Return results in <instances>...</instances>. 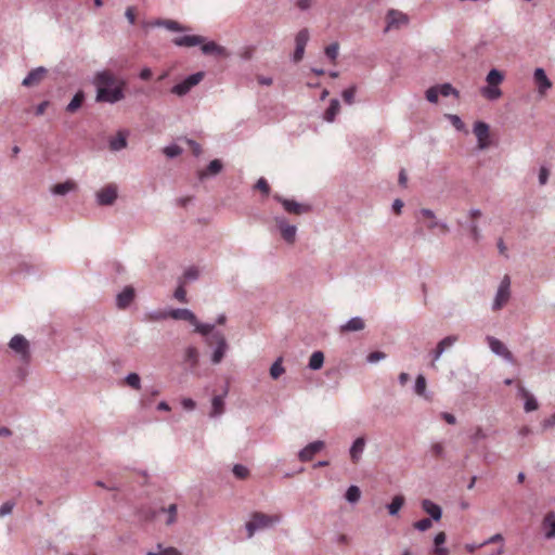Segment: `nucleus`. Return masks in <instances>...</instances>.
<instances>
[{"instance_id":"obj_1","label":"nucleus","mask_w":555,"mask_h":555,"mask_svg":"<svg viewBox=\"0 0 555 555\" xmlns=\"http://www.w3.org/2000/svg\"><path fill=\"white\" fill-rule=\"evenodd\" d=\"M95 87V102L116 104L125 99L124 88L126 81L117 79L114 73L104 69L96 72L92 79Z\"/></svg>"},{"instance_id":"obj_2","label":"nucleus","mask_w":555,"mask_h":555,"mask_svg":"<svg viewBox=\"0 0 555 555\" xmlns=\"http://www.w3.org/2000/svg\"><path fill=\"white\" fill-rule=\"evenodd\" d=\"M173 43L178 47H195L201 44V50L206 55H216L220 57H229L230 52L215 41L205 42V38L198 35H185L173 39Z\"/></svg>"},{"instance_id":"obj_3","label":"nucleus","mask_w":555,"mask_h":555,"mask_svg":"<svg viewBox=\"0 0 555 555\" xmlns=\"http://www.w3.org/2000/svg\"><path fill=\"white\" fill-rule=\"evenodd\" d=\"M279 517H273L260 512H255L251 515L250 520L245 526L247 537L251 538L257 531L269 528L273 526L275 522H279Z\"/></svg>"},{"instance_id":"obj_4","label":"nucleus","mask_w":555,"mask_h":555,"mask_svg":"<svg viewBox=\"0 0 555 555\" xmlns=\"http://www.w3.org/2000/svg\"><path fill=\"white\" fill-rule=\"evenodd\" d=\"M206 343L208 345H211L212 343L217 344L216 349L214 350L211 356V362L214 364L220 363L228 349V344L224 335L220 331H217L206 338Z\"/></svg>"},{"instance_id":"obj_5","label":"nucleus","mask_w":555,"mask_h":555,"mask_svg":"<svg viewBox=\"0 0 555 555\" xmlns=\"http://www.w3.org/2000/svg\"><path fill=\"white\" fill-rule=\"evenodd\" d=\"M9 347L20 357L21 361L28 363L30 361V348L28 340L21 334L14 335L10 341Z\"/></svg>"},{"instance_id":"obj_6","label":"nucleus","mask_w":555,"mask_h":555,"mask_svg":"<svg viewBox=\"0 0 555 555\" xmlns=\"http://www.w3.org/2000/svg\"><path fill=\"white\" fill-rule=\"evenodd\" d=\"M204 78L203 72L194 73L190 76H188L183 81L175 85L171 88V93L178 95V96H184L190 92V90L198 85Z\"/></svg>"},{"instance_id":"obj_7","label":"nucleus","mask_w":555,"mask_h":555,"mask_svg":"<svg viewBox=\"0 0 555 555\" xmlns=\"http://www.w3.org/2000/svg\"><path fill=\"white\" fill-rule=\"evenodd\" d=\"M511 297V280L508 275H505L495 294L493 304H492V310L498 311L502 309V307L508 301Z\"/></svg>"},{"instance_id":"obj_8","label":"nucleus","mask_w":555,"mask_h":555,"mask_svg":"<svg viewBox=\"0 0 555 555\" xmlns=\"http://www.w3.org/2000/svg\"><path fill=\"white\" fill-rule=\"evenodd\" d=\"M167 317H170L173 320L188 321L191 324L196 322V315L194 314V312L186 308L171 309L168 312H156L153 315L155 320L166 319Z\"/></svg>"},{"instance_id":"obj_9","label":"nucleus","mask_w":555,"mask_h":555,"mask_svg":"<svg viewBox=\"0 0 555 555\" xmlns=\"http://www.w3.org/2000/svg\"><path fill=\"white\" fill-rule=\"evenodd\" d=\"M274 221L276 228L279 229L283 240L293 244L296 240L297 228L294 224H289L285 217L276 216L274 217Z\"/></svg>"},{"instance_id":"obj_10","label":"nucleus","mask_w":555,"mask_h":555,"mask_svg":"<svg viewBox=\"0 0 555 555\" xmlns=\"http://www.w3.org/2000/svg\"><path fill=\"white\" fill-rule=\"evenodd\" d=\"M473 132L477 138L478 149L487 150L490 146V127L487 122L478 120L474 124Z\"/></svg>"},{"instance_id":"obj_11","label":"nucleus","mask_w":555,"mask_h":555,"mask_svg":"<svg viewBox=\"0 0 555 555\" xmlns=\"http://www.w3.org/2000/svg\"><path fill=\"white\" fill-rule=\"evenodd\" d=\"M273 198L276 202L281 203L283 208L285 209V211H287L288 214H294V215L299 216V215L308 212L311 209V207L307 204H301L294 199L284 198L279 194H275L273 196Z\"/></svg>"},{"instance_id":"obj_12","label":"nucleus","mask_w":555,"mask_h":555,"mask_svg":"<svg viewBox=\"0 0 555 555\" xmlns=\"http://www.w3.org/2000/svg\"><path fill=\"white\" fill-rule=\"evenodd\" d=\"M486 340L488 343L490 350L494 354L502 357L504 360H506L508 362H513L514 358H513L512 352L506 348V346L500 339L488 335L486 337Z\"/></svg>"},{"instance_id":"obj_13","label":"nucleus","mask_w":555,"mask_h":555,"mask_svg":"<svg viewBox=\"0 0 555 555\" xmlns=\"http://www.w3.org/2000/svg\"><path fill=\"white\" fill-rule=\"evenodd\" d=\"M117 198V188L114 184L106 185L96 193V203L101 206L113 205Z\"/></svg>"},{"instance_id":"obj_14","label":"nucleus","mask_w":555,"mask_h":555,"mask_svg":"<svg viewBox=\"0 0 555 555\" xmlns=\"http://www.w3.org/2000/svg\"><path fill=\"white\" fill-rule=\"evenodd\" d=\"M387 26L385 31L409 23L408 15L396 9H389L386 14Z\"/></svg>"},{"instance_id":"obj_15","label":"nucleus","mask_w":555,"mask_h":555,"mask_svg":"<svg viewBox=\"0 0 555 555\" xmlns=\"http://www.w3.org/2000/svg\"><path fill=\"white\" fill-rule=\"evenodd\" d=\"M323 447L324 442L322 440L313 441L299 451L298 457L301 462H309L313 459L315 453L323 449Z\"/></svg>"},{"instance_id":"obj_16","label":"nucleus","mask_w":555,"mask_h":555,"mask_svg":"<svg viewBox=\"0 0 555 555\" xmlns=\"http://www.w3.org/2000/svg\"><path fill=\"white\" fill-rule=\"evenodd\" d=\"M533 80L538 86V91L540 94H544L552 87L551 80L546 76L545 70L541 67L534 69Z\"/></svg>"},{"instance_id":"obj_17","label":"nucleus","mask_w":555,"mask_h":555,"mask_svg":"<svg viewBox=\"0 0 555 555\" xmlns=\"http://www.w3.org/2000/svg\"><path fill=\"white\" fill-rule=\"evenodd\" d=\"M135 293L132 286H126L117 296H116V306L118 309H126L130 306L132 300L134 299Z\"/></svg>"},{"instance_id":"obj_18","label":"nucleus","mask_w":555,"mask_h":555,"mask_svg":"<svg viewBox=\"0 0 555 555\" xmlns=\"http://www.w3.org/2000/svg\"><path fill=\"white\" fill-rule=\"evenodd\" d=\"M177 512H178L177 505L176 504H170L167 508L166 507H160L158 511H151L146 515V518L153 519L159 513H166L167 514V519H166L165 522H166L167 526H171V525H173L177 521Z\"/></svg>"},{"instance_id":"obj_19","label":"nucleus","mask_w":555,"mask_h":555,"mask_svg":"<svg viewBox=\"0 0 555 555\" xmlns=\"http://www.w3.org/2000/svg\"><path fill=\"white\" fill-rule=\"evenodd\" d=\"M421 506L425 513L429 515V518H431L435 521H439L442 517V508L440 505L436 504L429 499H424L421 502Z\"/></svg>"},{"instance_id":"obj_20","label":"nucleus","mask_w":555,"mask_h":555,"mask_svg":"<svg viewBox=\"0 0 555 555\" xmlns=\"http://www.w3.org/2000/svg\"><path fill=\"white\" fill-rule=\"evenodd\" d=\"M366 440L364 437H358L351 444L349 453L353 463H358L364 452Z\"/></svg>"},{"instance_id":"obj_21","label":"nucleus","mask_w":555,"mask_h":555,"mask_svg":"<svg viewBox=\"0 0 555 555\" xmlns=\"http://www.w3.org/2000/svg\"><path fill=\"white\" fill-rule=\"evenodd\" d=\"M365 328V322L361 317H353L339 326L340 333L360 332Z\"/></svg>"},{"instance_id":"obj_22","label":"nucleus","mask_w":555,"mask_h":555,"mask_svg":"<svg viewBox=\"0 0 555 555\" xmlns=\"http://www.w3.org/2000/svg\"><path fill=\"white\" fill-rule=\"evenodd\" d=\"M47 73V69L44 67H37L35 69H31L27 76L23 79L22 85L24 87H33L37 85Z\"/></svg>"},{"instance_id":"obj_23","label":"nucleus","mask_w":555,"mask_h":555,"mask_svg":"<svg viewBox=\"0 0 555 555\" xmlns=\"http://www.w3.org/2000/svg\"><path fill=\"white\" fill-rule=\"evenodd\" d=\"M198 360H199V352L197 350V348L193 347V346H190L185 349L184 351V363H186L190 367V370L193 372L197 364H198Z\"/></svg>"},{"instance_id":"obj_24","label":"nucleus","mask_w":555,"mask_h":555,"mask_svg":"<svg viewBox=\"0 0 555 555\" xmlns=\"http://www.w3.org/2000/svg\"><path fill=\"white\" fill-rule=\"evenodd\" d=\"M222 168V162L220 159H214L208 164L206 170L198 172V178L199 180H204L209 176H217L221 172Z\"/></svg>"},{"instance_id":"obj_25","label":"nucleus","mask_w":555,"mask_h":555,"mask_svg":"<svg viewBox=\"0 0 555 555\" xmlns=\"http://www.w3.org/2000/svg\"><path fill=\"white\" fill-rule=\"evenodd\" d=\"M542 526L544 529L548 528V530L545 531L544 537L548 540L555 539V513L548 512L542 521Z\"/></svg>"},{"instance_id":"obj_26","label":"nucleus","mask_w":555,"mask_h":555,"mask_svg":"<svg viewBox=\"0 0 555 555\" xmlns=\"http://www.w3.org/2000/svg\"><path fill=\"white\" fill-rule=\"evenodd\" d=\"M224 395L215 396L211 400L210 417H218L224 413Z\"/></svg>"},{"instance_id":"obj_27","label":"nucleus","mask_w":555,"mask_h":555,"mask_svg":"<svg viewBox=\"0 0 555 555\" xmlns=\"http://www.w3.org/2000/svg\"><path fill=\"white\" fill-rule=\"evenodd\" d=\"M340 111V103L337 99H332L330 101V105L324 112L323 118L327 122H333L335 120L336 115Z\"/></svg>"},{"instance_id":"obj_28","label":"nucleus","mask_w":555,"mask_h":555,"mask_svg":"<svg viewBox=\"0 0 555 555\" xmlns=\"http://www.w3.org/2000/svg\"><path fill=\"white\" fill-rule=\"evenodd\" d=\"M109 149L112 151H120L127 146V133L124 131H118L115 138H112L108 142Z\"/></svg>"},{"instance_id":"obj_29","label":"nucleus","mask_w":555,"mask_h":555,"mask_svg":"<svg viewBox=\"0 0 555 555\" xmlns=\"http://www.w3.org/2000/svg\"><path fill=\"white\" fill-rule=\"evenodd\" d=\"M447 540V535L443 531L437 533L434 538L435 548L434 553L436 555H447L449 553L447 547L441 546Z\"/></svg>"},{"instance_id":"obj_30","label":"nucleus","mask_w":555,"mask_h":555,"mask_svg":"<svg viewBox=\"0 0 555 555\" xmlns=\"http://www.w3.org/2000/svg\"><path fill=\"white\" fill-rule=\"evenodd\" d=\"M76 188V184L75 182L68 180V181H65L63 183H57L55 184L51 192L54 194V195H66L67 193H69L70 191H74Z\"/></svg>"},{"instance_id":"obj_31","label":"nucleus","mask_w":555,"mask_h":555,"mask_svg":"<svg viewBox=\"0 0 555 555\" xmlns=\"http://www.w3.org/2000/svg\"><path fill=\"white\" fill-rule=\"evenodd\" d=\"M152 25L165 27L166 29L172 30V31H183L184 30V27L173 20H156L155 22L152 23Z\"/></svg>"},{"instance_id":"obj_32","label":"nucleus","mask_w":555,"mask_h":555,"mask_svg":"<svg viewBox=\"0 0 555 555\" xmlns=\"http://www.w3.org/2000/svg\"><path fill=\"white\" fill-rule=\"evenodd\" d=\"M145 555H182L176 547H164L160 543L156 545L155 551H147Z\"/></svg>"},{"instance_id":"obj_33","label":"nucleus","mask_w":555,"mask_h":555,"mask_svg":"<svg viewBox=\"0 0 555 555\" xmlns=\"http://www.w3.org/2000/svg\"><path fill=\"white\" fill-rule=\"evenodd\" d=\"M324 363V354L322 351H314L309 359V369L312 371H318L323 366Z\"/></svg>"},{"instance_id":"obj_34","label":"nucleus","mask_w":555,"mask_h":555,"mask_svg":"<svg viewBox=\"0 0 555 555\" xmlns=\"http://www.w3.org/2000/svg\"><path fill=\"white\" fill-rule=\"evenodd\" d=\"M192 325L195 326V332L199 333L201 335L205 336L206 338L209 337L210 335H212V333H215L216 331L215 330V324H211V323H201L198 322V320L196 319V322L193 323Z\"/></svg>"},{"instance_id":"obj_35","label":"nucleus","mask_w":555,"mask_h":555,"mask_svg":"<svg viewBox=\"0 0 555 555\" xmlns=\"http://www.w3.org/2000/svg\"><path fill=\"white\" fill-rule=\"evenodd\" d=\"M360 498H361V490L358 486H353V485L350 486L345 493V499L350 504L358 503L360 501Z\"/></svg>"},{"instance_id":"obj_36","label":"nucleus","mask_w":555,"mask_h":555,"mask_svg":"<svg viewBox=\"0 0 555 555\" xmlns=\"http://www.w3.org/2000/svg\"><path fill=\"white\" fill-rule=\"evenodd\" d=\"M85 100V93L82 91H78L72 99V101L66 106V112L74 113L76 112Z\"/></svg>"},{"instance_id":"obj_37","label":"nucleus","mask_w":555,"mask_h":555,"mask_svg":"<svg viewBox=\"0 0 555 555\" xmlns=\"http://www.w3.org/2000/svg\"><path fill=\"white\" fill-rule=\"evenodd\" d=\"M481 94L488 100H496L502 95V92L498 86L488 85L481 89Z\"/></svg>"},{"instance_id":"obj_38","label":"nucleus","mask_w":555,"mask_h":555,"mask_svg":"<svg viewBox=\"0 0 555 555\" xmlns=\"http://www.w3.org/2000/svg\"><path fill=\"white\" fill-rule=\"evenodd\" d=\"M403 504H404L403 495H396L392 499L391 503L387 505L389 515L396 516L399 513L400 508L403 506Z\"/></svg>"},{"instance_id":"obj_39","label":"nucleus","mask_w":555,"mask_h":555,"mask_svg":"<svg viewBox=\"0 0 555 555\" xmlns=\"http://www.w3.org/2000/svg\"><path fill=\"white\" fill-rule=\"evenodd\" d=\"M504 79V76L503 74L496 69V68H492L488 75H487V82L488 85H491V86H499Z\"/></svg>"},{"instance_id":"obj_40","label":"nucleus","mask_w":555,"mask_h":555,"mask_svg":"<svg viewBox=\"0 0 555 555\" xmlns=\"http://www.w3.org/2000/svg\"><path fill=\"white\" fill-rule=\"evenodd\" d=\"M414 391L424 397L425 399H429V396L426 393V378L423 375H418L415 380Z\"/></svg>"},{"instance_id":"obj_41","label":"nucleus","mask_w":555,"mask_h":555,"mask_svg":"<svg viewBox=\"0 0 555 555\" xmlns=\"http://www.w3.org/2000/svg\"><path fill=\"white\" fill-rule=\"evenodd\" d=\"M282 361L283 359L279 357L270 367V376L273 379H278L285 372V369L282 365Z\"/></svg>"},{"instance_id":"obj_42","label":"nucleus","mask_w":555,"mask_h":555,"mask_svg":"<svg viewBox=\"0 0 555 555\" xmlns=\"http://www.w3.org/2000/svg\"><path fill=\"white\" fill-rule=\"evenodd\" d=\"M439 94L442 96H450L454 95L455 98H459L460 93L459 91L449 82L437 85Z\"/></svg>"},{"instance_id":"obj_43","label":"nucleus","mask_w":555,"mask_h":555,"mask_svg":"<svg viewBox=\"0 0 555 555\" xmlns=\"http://www.w3.org/2000/svg\"><path fill=\"white\" fill-rule=\"evenodd\" d=\"M309 38H310L309 30L307 28L300 29L295 37L296 47L306 49Z\"/></svg>"},{"instance_id":"obj_44","label":"nucleus","mask_w":555,"mask_h":555,"mask_svg":"<svg viewBox=\"0 0 555 555\" xmlns=\"http://www.w3.org/2000/svg\"><path fill=\"white\" fill-rule=\"evenodd\" d=\"M521 391L526 398L525 405H524L525 411L526 412L535 411L539 406L537 399L532 395H529L526 390L522 389Z\"/></svg>"},{"instance_id":"obj_45","label":"nucleus","mask_w":555,"mask_h":555,"mask_svg":"<svg viewBox=\"0 0 555 555\" xmlns=\"http://www.w3.org/2000/svg\"><path fill=\"white\" fill-rule=\"evenodd\" d=\"M356 91H357V87L354 85L343 91L341 96L346 104H348V105L353 104Z\"/></svg>"},{"instance_id":"obj_46","label":"nucleus","mask_w":555,"mask_h":555,"mask_svg":"<svg viewBox=\"0 0 555 555\" xmlns=\"http://www.w3.org/2000/svg\"><path fill=\"white\" fill-rule=\"evenodd\" d=\"M447 118L450 120V122L452 124V126H453L457 131H465V130H466L465 124L463 122V120L461 119V117H460V116L454 115V114H448V115H447Z\"/></svg>"},{"instance_id":"obj_47","label":"nucleus","mask_w":555,"mask_h":555,"mask_svg":"<svg viewBox=\"0 0 555 555\" xmlns=\"http://www.w3.org/2000/svg\"><path fill=\"white\" fill-rule=\"evenodd\" d=\"M164 154L168 158H175L182 154V149L177 144H170L164 149Z\"/></svg>"},{"instance_id":"obj_48","label":"nucleus","mask_w":555,"mask_h":555,"mask_svg":"<svg viewBox=\"0 0 555 555\" xmlns=\"http://www.w3.org/2000/svg\"><path fill=\"white\" fill-rule=\"evenodd\" d=\"M126 383L133 389L139 390L141 388V378L137 373H129L126 376Z\"/></svg>"},{"instance_id":"obj_49","label":"nucleus","mask_w":555,"mask_h":555,"mask_svg":"<svg viewBox=\"0 0 555 555\" xmlns=\"http://www.w3.org/2000/svg\"><path fill=\"white\" fill-rule=\"evenodd\" d=\"M232 472L233 475L238 479H245L249 474L248 468L242 464H235L232 468Z\"/></svg>"},{"instance_id":"obj_50","label":"nucleus","mask_w":555,"mask_h":555,"mask_svg":"<svg viewBox=\"0 0 555 555\" xmlns=\"http://www.w3.org/2000/svg\"><path fill=\"white\" fill-rule=\"evenodd\" d=\"M338 50H339V46L337 42H333L331 43L330 46H327L325 48V55L333 62L336 61L337 56H338Z\"/></svg>"},{"instance_id":"obj_51","label":"nucleus","mask_w":555,"mask_h":555,"mask_svg":"<svg viewBox=\"0 0 555 555\" xmlns=\"http://www.w3.org/2000/svg\"><path fill=\"white\" fill-rule=\"evenodd\" d=\"M413 526L416 530L424 532V531L428 530L429 528H431L433 519L431 518H423L418 521H415Z\"/></svg>"},{"instance_id":"obj_52","label":"nucleus","mask_w":555,"mask_h":555,"mask_svg":"<svg viewBox=\"0 0 555 555\" xmlns=\"http://www.w3.org/2000/svg\"><path fill=\"white\" fill-rule=\"evenodd\" d=\"M468 231H469V234L472 236V238L475 241V242H479L480 238H481V233H480V230H479V227L477 224L476 221H472L468 225Z\"/></svg>"},{"instance_id":"obj_53","label":"nucleus","mask_w":555,"mask_h":555,"mask_svg":"<svg viewBox=\"0 0 555 555\" xmlns=\"http://www.w3.org/2000/svg\"><path fill=\"white\" fill-rule=\"evenodd\" d=\"M457 340H459V337L456 335H449V336L444 337L443 339H441L438 343V346L440 348H443V351H446L447 348L452 347Z\"/></svg>"},{"instance_id":"obj_54","label":"nucleus","mask_w":555,"mask_h":555,"mask_svg":"<svg viewBox=\"0 0 555 555\" xmlns=\"http://www.w3.org/2000/svg\"><path fill=\"white\" fill-rule=\"evenodd\" d=\"M199 276V271L195 267H190L184 271L183 278L184 280L192 282L196 281Z\"/></svg>"},{"instance_id":"obj_55","label":"nucleus","mask_w":555,"mask_h":555,"mask_svg":"<svg viewBox=\"0 0 555 555\" xmlns=\"http://www.w3.org/2000/svg\"><path fill=\"white\" fill-rule=\"evenodd\" d=\"M425 96L428 102L437 103L438 96H439V91H438L437 86H434V87H430L429 89H427L425 92Z\"/></svg>"},{"instance_id":"obj_56","label":"nucleus","mask_w":555,"mask_h":555,"mask_svg":"<svg viewBox=\"0 0 555 555\" xmlns=\"http://www.w3.org/2000/svg\"><path fill=\"white\" fill-rule=\"evenodd\" d=\"M430 452L433 453L434 456L439 459H443L446 455L444 447L440 442L434 443L430 448Z\"/></svg>"},{"instance_id":"obj_57","label":"nucleus","mask_w":555,"mask_h":555,"mask_svg":"<svg viewBox=\"0 0 555 555\" xmlns=\"http://www.w3.org/2000/svg\"><path fill=\"white\" fill-rule=\"evenodd\" d=\"M15 506L13 501H7L0 506V517L10 515Z\"/></svg>"},{"instance_id":"obj_58","label":"nucleus","mask_w":555,"mask_h":555,"mask_svg":"<svg viewBox=\"0 0 555 555\" xmlns=\"http://www.w3.org/2000/svg\"><path fill=\"white\" fill-rule=\"evenodd\" d=\"M173 296L177 300L181 302L186 301V291L184 289L183 284L180 282L179 286L176 288Z\"/></svg>"},{"instance_id":"obj_59","label":"nucleus","mask_w":555,"mask_h":555,"mask_svg":"<svg viewBox=\"0 0 555 555\" xmlns=\"http://www.w3.org/2000/svg\"><path fill=\"white\" fill-rule=\"evenodd\" d=\"M386 358V353L383 352V351H373L371 352L367 358H366V361L369 363H376L380 360H384Z\"/></svg>"},{"instance_id":"obj_60","label":"nucleus","mask_w":555,"mask_h":555,"mask_svg":"<svg viewBox=\"0 0 555 555\" xmlns=\"http://www.w3.org/2000/svg\"><path fill=\"white\" fill-rule=\"evenodd\" d=\"M255 188L260 190L266 195H269V193H270V186L264 178H260L257 181Z\"/></svg>"},{"instance_id":"obj_61","label":"nucleus","mask_w":555,"mask_h":555,"mask_svg":"<svg viewBox=\"0 0 555 555\" xmlns=\"http://www.w3.org/2000/svg\"><path fill=\"white\" fill-rule=\"evenodd\" d=\"M186 143L191 147L193 155L198 157L202 153V146L192 139H186Z\"/></svg>"},{"instance_id":"obj_62","label":"nucleus","mask_w":555,"mask_h":555,"mask_svg":"<svg viewBox=\"0 0 555 555\" xmlns=\"http://www.w3.org/2000/svg\"><path fill=\"white\" fill-rule=\"evenodd\" d=\"M487 437L481 427H477L475 433L470 436L473 443H478Z\"/></svg>"},{"instance_id":"obj_63","label":"nucleus","mask_w":555,"mask_h":555,"mask_svg":"<svg viewBox=\"0 0 555 555\" xmlns=\"http://www.w3.org/2000/svg\"><path fill=\"white\" fill-rule=\"evenodd\" d=\"M550 171L546 167L542 166L539 170V183L541 185L546 184L548 180Z\"/></svg>"},{"instance_id":"obj_64","label":"nucleus","mask_w":555,"mask_h":555,"mask_svg":"<svg viewBox=\"0 0 555 555\" xmlns=\"http://www.w3.org/2000/svg\"><path fill=\"white\" fill-rule=\"evenodd\" d=\"M181 405L186 411H193L196 408V402L191 398H184L181 401Z\"/></svg>"}]
</instances>
